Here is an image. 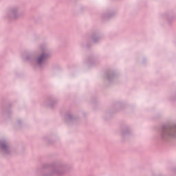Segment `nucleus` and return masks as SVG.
<instances>
[{
    "instance_id": "nucleus-1",
    "label": "nucleus",
    "mask_w": 176,
    "mask_h": 176,
    "mask_svg": "<svg viewBox=\"0 0 176 176\" xmlns=\"http://www.w3.org/2000/svg\"><path fill=\"white\" fill-rule=\"evenodd\" d=\"M43 168H48L50 170V173L43 175V176H63L68 170V166L66 164L58 162L45 164Z\"/></svg>"
},
{
    "instance_id": "nucleus-2",
    "label": "nucleus",
    "mask_w": 176,
    "mask_h": 176,
    "mask_svg": "<svg viewBox=\"0 0 176 176\" xmlns=\"http://www.w3.org/2000/svg\"><path fill=\"white\" fill-rule=\"evenodd\" d=\"M160 138L162 141L168 142L176 139V124H164L161 127Z\"/></svg>"
},
{
    "instance_id": "nucleus-3",
    "label": "nucleus",
    "mask_w": 176,
    "mask_h": 176,
    "mask_svg": "<svg viewBox=\"0 0 176 176\" xmlns=\"http://www.w3.org/2000/svg\"><path fill=\"white\" fill-rule=\"evenodd\" d=\"M49 58H50V52H43L36 57L35 62L38 67L42 68V67L47 65V63H49Z\"/></svg>"
},
{
    "instance_id": "nucleus-4",
    "label": "nucleus",
    "mask_w": 176,
    "mask_h": 176,
    "mask_svg": "<svg viewBox=\"0 0 176 176\" xmlns=\"http://www.w3.org/2000/svg\"><path fill=\"white\" fill-rule=\"evenodd\" d=\"M22 14H23L20 12V8H19V6H13L6 12V17L7 19H14V20H17V19H20V17H21Z\"/></svg>"
},
{
    "instance_id": "nucleus-5",
    "label": "nucleus",
    "mask_w": 176,
    "mask_h": 176,
    "mask_svg": "<svg viewBox=\"0 0 176 176\" xmlns=\"http://www.w3.org/2000/svg\"><path fill=\"white\" fill-rule=\"evenodd\" d=\"M0 151L5 155H10V142L8 140L3 138L0 140Z\"/></svg>"
},
{
    "instance_id": "nucleus-6",
    "label": "nucleus",
    "mask_w": 176,
    "mask_h": 176,
    "mask_svg": "<svg viewBox=\"0 0 176 176\" xmlns=\"http://www.w3.org/2000/svg\"><path fill=\"white\" fill-rule=\"evenodd\" d=\"M65 122L67 124L76 122V117H73L72 113H68L65 115Z\"/></svg>"
},
{
    "instance_id": "nucleus-7",
    "label": "nucleus",
    "mask_w": 176,
    "mask_h": 176,
    "mask_svg": "<svg viewBox=\"0 0 176 176\" xmlns=\"http://www.w3.org/2000/svg\"><path fill=\"white\" fill-rule=\"evenodd\" d=\"M106 76L107 78V80L109 82H112L115 78H116V76L115 75V73L112 71H108L106 72Z\"/></svg>"
},
{
    "instance_id": "nucleus-8",
    "label": "nucleus",
    "mask_w": 176,
    "mask_h": 176,
    "mask_svg": "<svg viewBox=\"0 0 176 176\" xmlns=\"http://www.w3.org/2000/svg\"><path fill=\"white\" fill-rule=\"evenodd\" d=\"M91 38L94 43H97V42H100V41H101V36H100L98 33L94 32L92 34Z\"/></svg>"
},
{
    "instance_id": "nucleus-9",
    "label": "nucleus",
    "mask_w": 176,
    "mask_h": 176,
    "mask_svg": "<svg viewBox=\"0 0 176 176\" xmlns=\"http://www.w3.org/2000/svg\"><path fill=\"white\" fill-rule=\"evenodd\" d=\"M115 12H109L104 15H103V19H104L105 20H109V19H112V17H114L115 16Z\"/></svg>"
},
{
    "instance_id": "nucleus-10",
    "label": "nucleus",
    "mask_w": 176,
    "mask_h": 176,
    "mask_svg": "<svg viewBox=\"0 0 176 176\" xmlns=\"http://www.w3.org/2000/svg\"><path fill=\"white\" fill-rule=\"evenodd\" d=\"M57 102H58V101H57V100H52L50 104V108H54L55 105H57Z\"/></svg>"
},
{
    "instance_id": "nucleus-11",
    "label": "nucleus",
    "mask_w": 176,
    "mask_h": 176,
    "mask_svg": "<svg viewBox=\"0 0 176 176\" xmlns=\"http://www.w3.org/2000/svg\"><path fill=\"white\" fill-rule=\"evenodd\" d=\"M129 134H130V130L129 129H126L122 132V135H123V137H124L125 135H129Z\"/></svg>"
},
{
    "instance_id": "nucleus-12",
    "label": "nucleus",
    "mask_w": 176,
    "mask_h": 176,
    "mask_svg": "<svg viewBox=\"0 0 176 176\" xmlns=\"http://www.w3.org/2000/svg\"><path fill=\"white\" fill-rule=\"evenodd\" d=\"M26 60L27 61H32V55H31V54L27 55Z\"/></svg>"
},
{
    "instance_id": "nucleus-13",
    "label": "nucleus",
    "mask_w": 176,
    "mask_h": 176,
    "mask_svg": "<svg viewBox=\"0 0 176 176\" xmlns=\"http://www.w3.org/2000/svg\"><path fill=\"white\" fill-rule=\"evenodd\" d=\"M89 64H90V65H93V64H94V60H89L88 61Z\"/></svg>"
},
{
    "instance_id": "nucleus-14",
    "label": "nucleus",
    "mask_w": 176,
    "mask_h": 176,
    "mask_svg": "<svg viewBox=\"0 0 176 176\" xmlns=\"http://www.w3.org/2000/svg\"><path fill=\"white\" fill-rule=\"evenodd\" d=\"M17 124H18L19 126H21V120H19L17 121Z\"/></svg>"
},
{
    "instance_id": "nucleus-15",
    "label": "nucleus",
    "mask_w": 176,
    "mask_h": 176,
    "mask_svg": "<svg viewBox=\"0 0 176 176\" xmlns=\"http://www.w3.org/2000/svg\"><path fill=\"white\" fill-rule=\"evenodd\" d=\"M87 47H89V44L87 45Z\"/></svg>"
}]
</instances>
